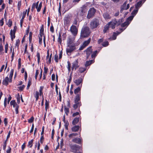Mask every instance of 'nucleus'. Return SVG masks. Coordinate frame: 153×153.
Masks as SVG:
<instances>
[{
  "mask_svg": "<svg viewBox=\"0 0 153 153\" xmlns=\"http://www.w3.org/2000/svg\"><path fill=\"white\" fill-rule=\"evenodd\" d=\"M64 111L66 115H68L69 113V108H67L66 106H65Z\"/></svg>",
  "mask_w": 153,
  "mask_h": 153,
  "instance_id": "obj_38",
  "label": "nucleus"
},
{
  "mask_svg": "<svg viewBox=\"0 0 153 153\" xmlns=\"http://www.w3.org/2000/svg\"><path fill=\"white\" fill-rule=\"evenodd\" d=\"M79 67L78 65V59H76L72 63L71 70L73 71L74 69L76 70Z\"/></svg>",
  "mask_w": 153,
  "mask_h": 153,
  "instance_id": "obj_8",
  "label": "nucleus"
},
{
  "mask_svg": "<svg viewBox=\"0 0 153 153\" xmlns=\"http://www.w3.org/2000/svg\"><path fill=\"white\" fill-rule=\"evenodd\" d=\"M27 11V10H26L25 11H24L23 12L22 17L21 19L20 20V21L23 22V20L25 17Z\"/></svg>",
  "mask_w": 153,
  "mask_h": 153,
  "instance_id": "obj_34",
  "label": "nucleus"
},
{
  "mask_svg": "<svg viewBox=\"0 0 153 153\" xmlns=\"http://www.w3.org/2000/svg\"><path fill=\"white\" fill-rule=\"evenodd\" d=\"M85 47H86L83 44L80 47L79 50L80 51L82 50Z\"/></svg>",
  "mask_w": 153,
  "mask_h": 153,
  "instance_id": "obj_60",
  "label": "nucleus"
},
{
  "mask_svg": "<svg viewBox=\"0 0 153 153\" xmlns=\"http://www.w3.org/2000/svg\"><path fill=\"white\" fill-rule=\"evenodd\" d=\"M40 95V94L38 91L36 92L35 94H34V96L36 99V100L37 101L39 98V96Z\"/></svg>",
  "mask_w": 153,
  "mask_h": 153,
  "instance_id": "obj_31",
  "label": "nucleus"
},
{
  "mask_svg": "<svg viewBox=\"0 0 153 153\" xmlns=\"http://www.w3.org/2000/svg\"><path fill=\"white\" fill-rule=\"evenodd\" d=\"M33 140L32 139L29 141L28 143V146H29V147L30 148L31 147L33 146Z\"/></svg>",
  "mask_w": 153,
  "mask_h": 153,
  "instance_id": "obj_44",
  "label": "nucleus"
},
{
  "mask_svg": "<svg viewBox=\"0 0 153 153\" xmlns=\"http://www.w3.org/2000/svg\"><path fill=\"white\" fill-rule=\"evenodd\" d=\"M86 70V68L81 67L79 68V71L80 72L82 73L85 71Z\"/></svg>",
  "mask_w": 153,
  "mask_h": 153,
  "instance_id": "obj_39",
  "label": "nucleus"
},
{
  "mask_svg": "<svg viewBox=\"0 0 153 153\" xmlns=\"http://www.w3.org/2000/svg\"><path fill=\"white\" fill-rule=\"evenodd\" d=\"M39 73V71L38 70H36V74L35 76V78L36 79H37L38 75Z\"/></svg>",
  "mask_w": 153,
  "mask_h": 153,
  "instance_id": "obj_61",
  "label": "nucleus"
},
{
  "mask_svg": "<svg viewBox=\"0 0 153 153\" xmlns=\"http://www.w3.org/2000/svg\"><path fill=\"white\" fill-rule=\"evenodd\" d=\"M142 1H138L135 5V8L139 9V7L142 5Z\"/></svg>",
  "mask_w": 153,
  "mask_h": 153,
  "instance_id": "obj_26",
  "label": "nucleus"
},
{
  "mask_svg": "<svg viewBox=\"0 0 153 153\" xmlns=\"http://www.w3.org/2000/svg\"><path fill=\"white\" fill-rule=\"evenodd\" d=\"M96 12V10L94 8H91L88 12L87 18L88 19L93 17Z\"/></svg>",
  "mask_w": 153,
  "mask_h": 153,
  "instance_id": "obj_5",
  "label": "nucleus"
},
{
  "mask_svg": "<svg viewBox=\"0 0 153 153\" xmlns=\"http://www.w3.org/2000/svg\"><path fill=\"white\" fill-rule=\"evenodd\" d=\"M138 9L136 8H135V9L132 12L131 15L133 16H134L138 12Z\"/></svg>",
  "mask_w": 153,
  "mask_h": 153,
  "instance_id": "obj_36",
  "label": "nucleus"
},
{
  "mask_svg": "<svg viewBox=\"0 0 153 153\" xmlns=\"http://www.w3.org/2000/svg\"><path fill=\"white\" fill-rule=\"evenodd\" d=\"M70 30L72 33L74 35H76L77 32L76 27L74 25H72L70 28Z\"/></svg>",
  "mask_w": 153,
  "mask_h": 153,
  "instance_id": "obj_11",
  "label": "nucleus"
},
{
  "mask_svg": "<svg viewBox=\"0 0 153 153\" xmlns=\"http://www.w3.org/2000/svg\"><path fill=\"white\" fill-rule=\"evenodd\" d=\"M7 145V140L5 141L4 143V145L3 146V149L4 150H5V149Z\"/></svg>",
  "mask_w": 153,
  "mask_h": 153,
  "instance_id": "obj_56",
  "label": "nucleus"
},
{
  "mask_svg": "<svg viewBox=\"0 0 153 153\" xmlns=\"http://www.w3.org/2000/svg\"><path fill=\"white\" fill-rule=\"evenodd\" d=\"M127 3V1H125L121 7V9L120 10V12L121 13H122L123 11L124 10H126V4Z\"/></svg>",
  "mask_w": 153,
  "mask_h": 153,
  "instance_id": "obj_19",
  "label": "nucleus"
},
{
  "mask_svg": "<svg viewBox=\"0 0 153 153\" xmlns=\"http://www.w3.org/2000/svg\"><path fill=\"white\" fill-rule=\"evenodd\" d=\"M92 60H91L89 61H87L86 62L85 64V66L86 67H87L91 64L92 63Z\"/></svg>",
  "mask_w": 153,
  "mask_h": 153,
  "instance_id": "obj_37",
  "label": "nucleus"
},
{
  "mask_svg": "<svg viewBox=\"0 0 153 153\" xmlns=\"http://www.w3.org/2000/svg\"><path fill=\"white\" fill-rule=\"evenodd\" d=\"M33 117H32L30 119L28 120V122L30 123H31L33 121Z\"/></svg>",
  "mask_w": 153,
  "mask_h": 153,
  "instance_id": "obj_53",
  "label": "nucleus"
},
{
  "mask_svg": "<svg viewBox=\"0 0 153 153\" xmlns=\"http://www.w3.org/2000/svg\"><path fill=\"white\" fill-rule=\"evenodd\" d=\"M39 1H37L36 3H34L33 5L34 6L35 8V7L36 9H37V11L38 12H39L41 10V8L42 7V2H40L38 6Z\"/></svg>",
  "mask_w": 153,
  "mask_h": 153,
  "instance_id": "obj_10",
  "label": "nucleus"
},
{
  "mask_svg": "<svg viewBox=\"0 0 153 153\" xmlns=\"http://www.w3.org/2000/svg\"><path fill=\"white\" fill-rule=\"evenodd\" d=\"M10 104L11 105H13L14 108H15L17 106H19L18 104H17L15 100H12L10 102Z\"/></svg>",
  "mask_w": 153,
  "mask_h": 153,
  "instance_id": "obj_24",
  "label": "nucleus"
},
{
  "mask_svg": "<svg viewBox=\"0 0 153 153\" xmlns=\"http://www.w3.org/2000/svg\"><path fill=\"white\" fill-rule=\"evenodd\" d=\"M79 121V118H74L72 121V124L73 125L76 124Z\"/></svg>",
  "mask_w": 153,
  "mask_h": 153,
  "instance_id": "obj_28",
  "label": "nucleus"
},
{
  "mask_svg": "<svg viewBox=\"0 0 153 153\" xmlns=\"http://www.w3.org/2000/svg\"><path fill=\"white\" fill-rule=\"evenodd\" d=\"M44 26L42 25L39 31V34L40 36H42L44 35Z\"/></svg>",
  "mask_w": 153,
  "mask_h": 153,
  "instance_id": "obj_22",
  "label": "nucleus"
},
{
  "mask_svg": "<svg viewBox=\"0 0 153 153\" xmlns=\"http://www.w3.org/2000/svg\"><path fill=\"white\" fill-rule=\"evenodd\" d=\"M77 45H67V48H66V52L67 53H71L76 49V47Z\"/></svg>",
  "mask_w": 153,
  "mask_h": 153,
  "instance_id": "obj_6",
  "label": "nucleus"
},
{
  "mask_svg": "<svg viewBox=\"0 0 153 153\" xmlns=\"http://www.w3.org/2000/svg\"><path fill=\"white\" fill-rule=\"evenodd\" d=\"M108 45V43L107 41H105L103 42L102 44V45L104 47H106Z\"/></svg>",
  "mask_w": 153,
  "mask_h": 153,
  "instance_id": "obj_49",
  "label": "nucleus"
},
{
  "mask_svg": "<svg viewBox=\"0 0 153 153\" xmlns=\"http://www.w3.org/2000/svg\"><path fill=\"white\" fill-rule=\"evenodd\" d=\"M91 39H89L85 41L83 44L86 47L90 43Z\"/></svg>",
  "mask_w": 153,
  "mask_h": 153,
  "instance_id": "obj_30",
  "label": "nucleus"
},
{
  "mask_svg": "<svg viewBox=\"0 0 153 153\" xmlns=\"http://www.w3.org/2000/svg\"><path fill=\"white\" fill-rule=\"evenodd\" d=\"M65 123L64 126L65 127V129L68 130V126L69 125V123L68 121H66L65 122H64Z\"/></svg>",
  "mask_w": 153,
  "mask_h": 153,
  "instance_id": "obj_41",
  "label": "nucleus"
},
{
  "mask_svg": "<svg viewBox=\"0 0 153 153\" xmlns=\"http://www.w3.org/2000/svg\"><path fill=\"white\" fill-rule=\"evenodd\" d=\"M79 128V126H75L71 128V130L72 131L76 132L78 131Z\"/></svg>",
  "mask_w": 153,
  "mask_h": 153,
  "instance_id": "obj_20",
  "label": "nucleus"
},
{
  "mask_svg": "<svg viewBox=\"0 0 153 153\" xmlns=\"http://www.w3.org/2000/svg\"><path fill=\"white\" fill-rule=\"evenodd\" d=\"M54 59L56 62H58V55L57 54L55 55Z\"/></svg>",
  "mask_w": 153,
  "mask_h": 153,
  "instance_id": "obj_50",
  "label": "nucleus"
},
{
  "mask_svg": "<svg viewBox=\"0 0 153 153\" xmlns=\"http://www.w3.org/2000/svg\"><path fill=\"white\" fill-rule=\"evenodd\" d=\"M48 68H47L45 67L44 68V73H43V74H46L48 71Z\"/></svg>",
  "mask_w": 153,
  "mask_h": 153,
  "instance_id": "obj_59",
  "label": "nucleus"
},
{
  "mask_svg": "<svg viewBox=\"0 0 153 153\" xmlns=\"http://www.w3.org/2000/svg\"><path fill=\"white\" fill-rule=\"evenodd\" d=\"M15 30H13V31H12V30H11L10 34V35L11 39L12 40H13V39L15 38Z\"/></svg>",
  "mask_w": 153,
  "mask_h": 153,
  "instance_id": "obj_21",
  "label": "nucleus"
},
{
  "mask_svg": "<svg viewBox=\"0 0 153 153\" xmlns=\"http://www.w3.org/2000/svg\"><path fill=\"white\" fill-rule=\"evenodd\" d=\"M82 105V103L81 101H74V104L73 105V107L76 109L78 107H80Z\"/></svg>",
  "mask_w": 153,
  "mask_h": 153,
  "instance_id": "obj_16",
  "label": "nucleus"
},
{
  "mask_svg": "<svg viewBox=\"0 0 153 153\" xmlns=\"http://www.w3.org/2000/svg\"><path fill=\"white\" fill-rule=\"evenodd\" d=\"M39 44H42V36L39 37Z\"/></svg>",
  "mask_w": 153,
  "mask_h": 153,
  "instance_id": "obj_55",
  "label": "nucleus"
},
{
  "mask_svg": "<svg viewBox=\"0 0 153 153\" xmlns=\"http://www.w3.org/2000/svg\"><path fill=\"white\" fill-rule=\"evenodd\" d=\"M31 80H29V81H28V84H27V89H28L29 88L30 86L31 85Z\"/></svg>",
  "mask_w": 153,
  "mask_h": 153,
  "instance_id": "obj_52",
  "label": "nucleus"
},
{
  "mask_svg": "<svg viewBox=\"0 0 153 153\" xmlns=\"http://www.w3.org/2000/svg\"><path fill=\"white\" fill-rule=\"evenodd\" d=\"M133 17L134 16H129L127 18L126 21L129 22L130 23V22L132 20Z\"/></svg>",
  "mask_w": 153,
  "mask_h": 153,
  "instance_id": "obj_47",
  "label": "nucleus"
},
{
  "mask_svg": "<svg viewBox=\"0 0 153 153\" xmlns=\"http://www.w3.org/2000/svg\"><path fill=\"white\" fill-rule=\"evenodd\" d=\"M68 66L67 68L69 72H70L71 70V64L69 61H68L67 62Z\"/></svg>",
  "mask_w": 153,
  "mask_h": 153,
  "instance_id": "obj_40",
  "label": "nucleus"
},
{
  "mask_svg": "<svg viewBox=\"0 0 153 153\" xmlns=\"http://www.w3.org/2000/svg\"><path fill=\"white\" fill-rule=\"evenodd\" d=\"M88 9V7L87 5H84L80 7L78 13V15L82 17H83L84 16H85L86 14Z\"/></svg>",
  "mask_w": 153,
  "mask_h": 153,
  "instance_id": "obj_2",
  "label": "nucleus"
},
{
  "mask_svg": "<svg viewBox=\"0 0 153 153\" xmlns=\"http://www.w3.org/2000/svg\"><path fill=\"white\" fill-rule=\"evenodd\" d=\"M82 81L83 79L82 78L80 77L79 78L75 80L74 82L76 85L78 86L81 84V85L82 86Z\"/></svg>",
  "mask_w": 153,
  "mask_h": 153,
  "instance_id": "obj_12",
  "label": "nucleus"
},
{
  "mask_svg": "<svg viewBox=\"0 0 153 153\" xmlns=\"http://www.w3.org/2000/svg\"><path fill=\"white\" fill-rule=\"evenodd\" d=\"M13 69H12L10 71V74L9 76L10 82H12V79L13 75Z\"/></svg>",
  "mask_w": 153,
  "mask_h": 153,
  "instance_id": "obj_23",
  "label": "nucleus"
},
{
  "mask_svg": "<svg viewBox=\"0 0 153 153\" xmlns=\"http://www.w3.org/2000/svg\"><path fill=\"white\" fill-rule=\"evenodd\" d=\"M32 33L31 32H30L29 33V41L30 42H31L32 40Z\"/></svg>",
  "mask_w": 153,
  "mask_h": 153,
  "instance_id": "obj_54",
  "label": "nucleus"
},
{
  "mask_svg": "<svg viewBox=\"0 0 153 153\" xmlns=\"http://www.w3.org/2000/svg\"><path fill=\"white\" fill-rule=\"evenodd\" d=\"M81 85L79 86L74 90V93L76 95L81 96Z\"/></svg>",
  "mask_w": 153,
  "mask_h": 153,
  "instance_id": "obj_14",
  "label": "nucleus"
},
{
  "mask_svg": "<svg viewBox=\"0 0 153 153\" xmlns=\"http://www.w3.org/2000/svg\"><path fill=\"white\" fill-rule=\"evenodd\" d=\"M110 27L108 24H107L105 26L103 31L104 33H106L107 31L109 30V28Z\"/></svg>",
  "mask_w": 153,
  "mask_h": 153,
  "instance_id": "obj_29",
  "label": "nucleus"
},
{
  "mask_svg": "<svg viewBox=\"0 0 153 153\" xmlns=\"http://www.w3.org/2000/svg\"><path fill=\"white\" fill-rule=\"evenodd\" d=\"M92 50L91 48V47H89L85 51L87 54V59L88 58L89 56L92 53Z\"/></svg>",
  "mask_w": 153,
  "mask_h": 153,
  "instance_id": "obj_15",
  "label": "nucleus"
},
{
  "mask_svg": "<svg viewBox=\"0 0 153 153\" xmlns=\"http://www.w3.org/2000/svg\"><path fill=\"white\" fill-rule=\"evenodd\" d=\"M118 23V22L115 19L112 20L111 21L108 23L109 26L112 29H114L115 27L117 24Z\"/></svg>",
  "mask_w": 153,
  "mask_h": 153,
  "instance_id": "obj_7",
  "label": "nucleus"
},
{
  "mask_svg": "<svg viewBox=\"0 0 153 153\" xmlns=\"http://www.w3.org/2000/svg\"><path fill=\"white\" fill-rule=\"evenodd\" d=\"M25 87L24 85H22V86L18 87L19 90L20 91H22Z\"/></svg>",
  "mask_w": 153,
  "mask_h": 153,
  "instance_id": "obj_48",
  "label": "nucleus"
},
{
  "mask_svg": "<svg viewBox=\"0 0 153 153\" xmlns=\"http://www.w3.org/2000/svg\"><path fill=\"white\" fill-rule=\"evenodd\" d=\"M129 24V22L126 21L121 25V26L123 27H125L127 26Z\"/></svg>",
  "mask_w": 153,
  "mask_h": 153,
  "instance_id": "obj_35",
  "label": "nucleus"
},
{
  "mask_svg": "<svg viewBox=\"0 0 153 153\" xmlns=\"http://www.w3.org/2000/svg\"><path fill=\"white\" fill-rule=\"evenodd\" d=\"M44 88V87L43 86H41L40 87V88L39 90V92L40 94V95L41 96L43 94L42 91L43 89Z\"/></svg>",
  "mask_w": 153,
  "mask_h": 153,
  "instance_id": "obj_42",
  "label": "nucleus"
},
{
  "mask_svg": "<svg viewBox=\"0 0 153 153\" xmlns=\"http://www.w3.org/2000/svg\"><path fill=\"white\" fill-rule=\"evenodd\" d=\"M11 148L9 147L8 149L6 151L7 153H10L11 151Z\"/></svg>",
  "mask_w": 153,
  "mask_h": 153,
  "instance_id": "obj_64",
  "label": "nucleus"
},
{
  "mask_svg": "<svg viewBox=\"0 0 153 153\" xmlns=\"http://www.w3.org/2000/svg\"><path fill=\"white\" fill-rule=\"evenodd\" d=\"M74 39L71 37H69L67 40V45H77L74 43Z\"/></svg>",
  "mask_w": 153,
  "mask_h": 153,
  "instance_id": "obj_9",
  "label": "nucleus"
},
{
  "mask_svg": "<svg viewBox=\"0 0 153 153\" xmlns=\"http://www.w3.org/2000/svg\"><path fill=\"white\" fill-rule=\"evenodd\" d=\"M90 33L89 28L87 27H85L82 28L80 36L81 38H85L88 36Z\"/></svg>",
  "mask_w": 153,
  "mask_h": 153,
  "instance_id": "obj_1",
  "label": "nucleus"
},
{
  "mask_svg": "<svg viewBox=\"0 0 153 153\" xmlns=\"http://www.w3.org/2000/svg\"><path fill=\"white\" fill-rule=\"evenodd\" d=\"M57 41H58V42L60 44H61L62 40L61 35L60 34L59 35V37L58 38Z\"/></svg>",
  "mask_w": 153,
  "mask_h": 153,
  "instance_id": "obj_43",
  "label": "nucleus"
},
{
  "mask_svg": "<svg viewBox=\"0 0 153 153\" xmlns=\"http://www.w3.org/2000/svg\"><path fill=\"white\" fill-rule=\"evenodd\" d=\"M3 51V48L2 45L1 43L0 45V54H1L2 53V51Z\"/></svg>",
  "mask_w": 153,
  "mask_h": 153,
  "instance_id": "obj_51",
  "label": "nucleus"
},
{
  "mask_svg": "<svg viewBox=\"0 0 153 153\" xmlns=\"http://www.w3.org/2000/svg\"><path fill=\"white\" fill-rule=\"evenodd\" d=\"M104 18L105 19H110L111 17L109 14L107 13H105L103 14Z\"/></svg>",
  "mask_w": 153,
  "mask_h": 153,
  "instance_id": "obj_25",
  "label": "nucleus"
},
{
  "mask_svg": "<svg viewBox=\"0 0 153 153\" xmlns=\"http://www.w3.org/2000/svg\"><path fill=\"white\" fill-rule=\"evenodd\" d=\"M49 101H47V100H45V109L46 111H47V109L49 108Z\"/></svg>",
  "mask_w": 153,
  "mask_h": 153,
  "instance_id": "obj_33",
  "label": "nucleus"
},
{
  "mask_svg": "<svg viewBox=\"0 0 153 153\" xmlns=\"http://www.w3.org/2000/svg\"><path fill=\"white\" fill-rule=\"evenodd\" d=\"M7 98L6 97L4 99V105L5 108L6 107V105H7Z\"/></svg>",
  "mask_w": 153,
  "mask_h": 153,
  "instance_id": "obj_62",
  "label": "nucleus"
},
{
  "mask_svg": "<svg viewBox=\"0 0 153 153\" xmlns=\"http://www.w3.org/2000/svg\"><path fill=\"white\" fill-rule=\"evenodd\" d=\"M71 20V18L69 15L65 16L64 19V24L66 25L68 24H69Z\"/></svg>",
  "mask_w": 153,
  "mask_h": 153,
  "instance_id": "obj_13",
  "label": "nucleus"
},
{
  "mask_svg": "<svg viewBox=\"0 0 153 153\" xmlns=\"http://www.w3.org/2000/svg\"><path fill=\"white\" fill-rule=\"evenodd\" d=\"M97 51H96L94 52L91 54V57L92 58H95L97 54Z\"/></svg>",
  "mask_w": 153,
  "mask_h": 153,
  "instance_id": "obj_45",
  "label": "nucleus"
},
{
  "mask_svg": "<svg viewBox=\"0 0 153 153\" xmlns=\"http://www.w3.org/2000/svg\"><path fill=\"white\" fill-rule=\"evenodd\" d=\"M72 141L75 143L80 144L81 143L82 139L80 138H75L72 140Z\"/></svg>",
  "mask_w": 153,
  "mask_h": 153,
  "instance_id": "obj_17",
  "label": "nucleus"
},
{
  "mask_svg": "<svg viewBox=\"0 0 153 153\" xmlns=\"http://www.w3.org/2000/svg\"><path fill=\"white\" fill-rule=\"evenodd\" d=\"M36 56H37V59H38L37 62H38V63L39 64V61H40V53H39V52L37 53Z\"/></svg>",
  "mask_w": 153,
  "mask_h": 153,
  "instance_id": "obj_46",
  "label": "nucleus"
},
{
  "mask_svg": "<svg viewBox=\"0 0 153 153\" xmlns=\"http://www.w3.org/2000/svg\"><path fill=\"white\" fill-rule=\"evenodd\" d=\"M20 43V40L19 39L17 40L16 41V45L19 47Z\"/></svg>",
  "mask_w": 153,
  "mask_h": 153,
  "instance_id": "obj_57",
  "label": "nucleus"
},
{
  "mask_svg": "<svg viewBox=\"0 0 153 153\" xmlns=\"http://www.w3.org/2000/svg\"><path fill=\"white\" fill-rule=\"evenodd\" d=\"M99 25V20L95 19H93L90 23V27L92 29L96 28Z\"/></svg>",
  "mask_w": 153,
  "mask_h": 153,
  "instance_id": "obj_3",
  "label": "nucleus"
},
{
  "mask_svg": "<svg viewBox=\"0 0 153 153\" xmlns=\"http://www.w3.org/2000/svg\"><path fill=\"white\" fill-rule=\"evenodd\" d=\"M50 30L52 33H53L54 32V28L52 25L50 27Z\"/></svg>",
  "mask_w": 153,
  "mask_h": 153,
  "instance_id": "obj_58",
  "label": "nucleus"
},
{
  "mask_svg": "<svg viewBox=\"0 0 153 153\" xmlns=\"http://www.w3.org/2000/svg\"><path fill=\"white\" fill-rule=\"evenodd\" d=\"M9 81V78L8 76H7L3 80L2 84L3 85L7 86L8 84Z\"/></svg>",
  "mask_w": 153,
  "mask_h": 153,
  "instance_id": "obj_18",
  "label": "nucleus"
},
{
  "mask_svg": "<svg viewBox=\"0 0 153 153\" xmlns=\"http://www.w3.org/2000/svg\"><path fill=\"white\" fill-rule=\"evenodd\" d=\"M70 147L72 152L74 153L79 152H77V151H79L80 149V147L79 146L76 144H74L71 145Z\"/></svg>",
  "mask_w": 153,
  "mask_h": 153,
  "instance_id": "obj_4",
  "label": "nucleus"
},
{
  "mask_svg": "<svg viewBox=\"0 0 153 153\" xmlns=\"http://www.w3.org/2000/svg\"><path fill=\"white\" fill-rule=\"evenodd\" d=\"M80 99H81V96L80 95H76L74 99V101H76V102L77 101H80Z\"/></svg>",
  "mask_w": 153,
  "mask_h": 153,
  "instance_id": "obj_32",
  "label": "nucleus"
},
{
  "mask_svg": "<svg viewBox=\"0 0 153 153\" xmlns=\"http://www.w3.org/2000/svg\"><path fill=\"white\" fill-rule=\"evenodd\" d=\"M119 34V33H114L113 34L112 36L110 37V39L111 40H115L117 38V36Z\"/></svg>",
  "mask_w": 153,
  "mask_h": 153,
  "instance_id": "obj_27",
  "label": "nucleus"
},
{
  "mask_svg": "<svg viewBox=\"0 0 153 153\" xmlns=\"http://www.w3.org/2000/svg\"><path fill=\"white\" fill-rule=\"evenodd\" d=\"M3 19H2L0 20V25L1 26H2L4 24Z\"/></svg>",
  "mask_w": 153,
  "mask_h": 153,
  "instance_id": "obj_63",
  "label": "nucleus"
}]
</instances>
